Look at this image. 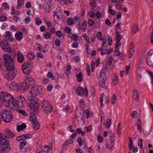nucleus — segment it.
<instances>
[{"mask_svg": "<svg viewBox=\"0 0 153 153\" xmlns=\"http://www.w3.org/2000/svg\"><path fill=\"white\" fill-rule=\"evenodd\" d=\"M27 100L30 108L31 109V112L30 119L33 124L32 126L34 130H38L39 128L40 125L36 120L35 114L37 113L39 111V108L40 106L39 101L37 98L32 96L27 97Z\"/></svg>", "mask_w": 153, "mask_h": 153, "instance_id": "f257e3e1", "label": "nucleus"}, {"mask_svg": "<svg viewBox=\"0 0 153 153\" xmlns=\"http://www.w3.org/2000/svg\"><path fill=\"white\" fill-rule=\"evenodd\" d=\"M14 98L9 93L2 91L0 94V102L4 105L11 109Z\"/></svg>", "mask_w": 153, "mask_h": 153, "instance_id": "f03ea898", "label": "nucleus"}, {"mask_svg": "<svg viewBox=\"0 0 153 153\" xmlns=\"http://www.w3.org/2000/svg\"><path fill=\"white\" fill-rule=\"evenodd\" d=\"M12 104V105L11 106V109L16 110L19 107H24L26 103L24 98L20 96L17 97L16 100L14 99Z\"/></svg>", "mask_w": 153, "mask_h": 153, "instance_id": "7ed1b4c3", "label": "nucleus"}, {"mask_svg": "<svg viewBox=\"0 0 153 153\" xmlns=\"http://www.w3.org/2000/svg\"><path fill=\"white\" fill-rule=\"evenodd\" d=\"M3 57L7 70L16 71L14 61L11 57L5 54L3 55Z\"/></svg>", "mask_w": 153, "mask_h": 153, "instance_id": "20e7f679", "label": "nucleus"}, {"mask_svg": "<svg viewBox=\"0 0 153 153\" xmlns=\"http://www.w3.org/2000/svg\"><path fill=\"white\" fill-rule=\"evenodd\" d=\"M9 142L3 139L0 134V153H6L10 150L8 147Z\"/></svg>", "mask_w": 153, "mask_h": 153, "instance_id": "39448f33", "label": "nucleus"}, {"mask_svg": "<svg viewBox=\"0 0 153 153\" xmlns=\"http://www.w3.org/2000/svg\"><path fill=\"white\" fill-rule=\"evenodd\" d=\"M42 108L43 112L48 114L53 111V108L50 103L45 100L42 101Z\"/></svg>", "mask_w": 153, "mask_h": 153, "instance_id": "423d86ee", "label": "nucleus"}, {"mask_svg": "<svg viewBox=\"0 0 153 153\" xmlns=\"http://www.w3.org/2000/svg\"><path fill=\"white\" fill-rule=\"evenodd\" d=\"M33 65L32 62L30 60L29 62H25L22 65V68L23 72L27 74L32 71Z\"/></svg>", "mask_w": 153, "mask_h": 153, "instance_id": "0eeeda50", "label": "nucleus"}, {"mask_svg": "<svg viewBox=\"0 0 153 153\" xmlns=\"http://www.w3.org/2000/svg\"><path fill=\"white\" fill-rule=\"evenodd\" d=\"M146 62L149 66L153 67V49L151 50L148 52Z\"/></svg>", "mask_w": 153, "mask_h": 153, "instance_id": "6e6552de", "label": "nucleus"}, {"mask_svg": "<svg viewBox=\"0 0 153 153\" xmlns=\"http://www.w3.org/2000/svg\"><path fill=\"white\" fill-rule=\"evenodd\" d=\"M76 92L79 96H85L86 97H87L88 95L86 87L85 88H81L80 87H78L76 90Z\"/></svg>", "mask_w": 153, "mask_h": 153, "instance_id": "1a4fd4ad", "label": "nucleus"}, {"mask_svg": "<svg viewBox=\"0 0 153 153\" xmlns=\"http://www.w3.org/2000/svg\"><path fill=\"white\" fill-rule=\"evenodd\" d=\"M42 91V88L40 87H32L30 93L32 95H38L41 94Z\"/></svg>", "mask_w": 153, "mask_h": 153, "instance_id": "9d476101", "label": "nucleus"}, {"mask_svg": "<svg viewBox=\"0 0 153 153\" xmlns=\"http://www.w3.org/2000/svg\"><path fill=\"white\" fill-rule=\"evenodd\" d=\"M53 16L55 22L57 23L58 22L59 19L62 17V14L61 10L55 11Z\"/></svg>", "mask_w": 153, "mask_h": 153, "instance_id": "9b49d317", "label": "nucleus"}, {"mask_svg": "<svg viewBox=\"0 0 153 153\" xmlns=\"http://www.w3.org/2000/svg\"><path fill=\"white\" fill-rule=\"evenodd\" d=\"M51 2L49 1L45 2L43 7L46 13H48L51 11Z\"/></svg>", "mask_w": 153, "mask_h": 153, "instance_id": "f8f14e48", "label": "nucleus"}, {"mask_svg": "<svg viewBox=\"0 0 153 153\" xmlns=\"http://www.w3.org/2000/svg\"><path fill=\"white\" fill-rule=\"evenodd\" d=\"M8 73L6 75V78L9 79H12L16 75V71L15 70H7Z\"/></svg>", "mask_w": 153, "mask_h": 153, "instance_id": "ddd939ff", "label": "nucleus"}, {"mask_svg": "<svg viewBox=\"0 0 153 153\" xmlns=\"http://www.w3.org/2000/svg\"><path fill=\"white\" fill-rule=\"evenodd\" d=\"M129 58H131L134 55L135 51L134 44L133 42H131L129 44Z\"/></svg>", "mask_w": 153, "mask_h": 153, "instance_id": "4468645a", "label": "nucleus"}, {"mask_svg": "<svg viewBox=\"0 0 153 153\" xmlns=\"http://www.w3.org/2000/svg\"><path fill=\"white\" fill-rule=\"evenodd\" d=\"M17 56L18 61L21 63L23 62L24 60V57L23 55L19 51L17 52Z\"/></svg>", "mask_w": 153, "mask_h": 153, "instance_id": "2eb2a0df", "label": "nucleus"}, {"mask_svg": "<svg viewBox=\"0 0 153 153\" xmlns=\"http://www.w3.org/2000/svg\"><path fill=\"white\" fill-rule=\"evenodd\" d=\"M29 88V87H18L17 89H16L18 92L21 93H23L26 91Z\"/></svg>", "mask_w": 153, "mask_h": 153, "instance_id": "dca6fc26", "label": "nucleus"}, {"mask_svg": "<svg viewBox=\"0 0 153 153\" xmlns=\"http://www.w3.org/2000/svg\"><path fill=\"white\" fill-rule=\"evenodd\" d=\"M78 25L79 26V28H78V30H83L84 31H85V30L87 27V23L86 20L84 21L82 24L81 26L80 25V23H79Z\"/></svg>", "mask_w": 153, "mask_h": 153, "instance_id": "f3484780", "label": "nucleus"}, {"mask_svg": "<svg viewBox=\"0 0 153 153\" xmlns=\"http://www.w3.org/2000/svg\"><path fill=\"white\" fill-rule=\"evenodd\" d=\"M24 5V0H18L17 5L16 8L18 10H20L22 7Z\"/></svg>", "mask_w": 153, "mask_h": 153, "instance_id": "a211bd4d", "label": "nucleus"}, {"mask_svg": "<svg viewBox=\"0 0 153 153\" xmlns=\"http://www.w3.org/2000/svg\"><path fill=\"white\" fill-rule=\"evenodd\" d=\"M106 71V69L105 68H102V70L100 71V78L104 79H106L107 77L105 73V72Z\"/></svg>", "mask_w": 153, "mask_h": 153, "instance_id": "6ab92c4d", "label": "nucleus"}, {"mask_svg": "<svg viewBox=\"0 0 153 153\" xmlns=\"http://www.w3.org/2000/svg\"><path fill=\"white\" fill-rule=\"evenodd\" d=\"M111 146L110 147V145H108V144L107 143L106 145V149H107V148H108L109 149H111L114 146V143L115 142V139L113 138L111 139Z\"/></svg>", "mask_w": 153, "mask_h": 153, "instance_id": "aec40b11", "label": "nucleus"}, {"mask_svg": "<svg viewBox=\"0 0 153 153\" xmlns=\"http://www.w3.org/2000/svg\"><path fill=\"white\" fill-rule=\"evenodd\" d=\"M20 136V137H21L22 140L24 141V140H25L27 138H31L32 137V135L31 134H29L22 135Z\"/></svg>", "mask_w": 153, "mask_h": 153, "instance_id": "412c9836", "label": "nucleus"}, {"mask_svg": "<svg viewBox=\"0 0 153 153\" xmlns=\"http://www.w3.org/2000/svg\"><path fill=\"white\" fill-rule=\"evenodd\" d=\"M27 143V141L25 140L22 141L20 143V149L22 150H24L23 151L24 152H26V149L23 148V147L25 146Z\"/></svg>", "mask_w": 153, "mask_h": 153, "instance_id": "4be33fe9", "label": "nucleus"}, {"mask_svg": "<svg viewBox=\"0 0 153 153\" xmlns=\"http://www.w3.org/2000/svg\"><path fill=\"white\" fill-rule=\"evenodd\" d=\"M15 36L17 39L20 40L22 38L23 34L21 32L19 31L15 34Z\"/></svg>", "mask_w": 153, "mask_h": 153, "instance_id": "5701e85b", "label": "nucleus"}, {"mask_svg": "<svg viewBox=\"0 0 153 153\" xmlns=\"http://www.w3.org/2000/svg\"><path fill=\"white\" fill-rule=\"evenodd\" d=\"M26 126L24 123L21 125H17V130L19 132L20 131L22 130L24 128H26Z\"/></svg>", "mask_w": 153, "mask_h": 153, "instance_id": "b1692460", "label": "nucleus"}, {"mask_svg": "<svg viewBox=\"0 0 153 153\" xmlns=\"http://www.w3.org/2000/svg\"><path fill=\"white\" fill-rule=\"evenodd\" d=\"M138 27L137 25H134L131 30L132 33L135 34L138 31Z\"/></svg>", "mask_w": 153, "mask_h": 153, "instance_id": "393cba45", "label": "nucleus"}, {"mask_svg": "<svg viewBox=\"0 0 153 153\" xmlns=\"http://www.w3.org/2000/svg\"><path fill=\"white\" fill-rule=\"evenodd\" d=\"M9 45L8 42L5 39H3L0 44V46L2 47H4V46Z\"/></svg>", "mask_w": 153, "mask_h": 153, "instance_id": "a878e982", "label": "nucleus"}, {"mask_svg": "<svg viewBox=\"0 0 153 153\" xmlns=\"http://www.w3.org/2000/svg\"><path fill=\"white\" fill-rule=\"evenodd\" d=\"M32 85H33V86H35L34 84L31 83V82H26V81H25L24 82L22 83V86H29Z\"/></svg>", "mask_w": 153, "mask_h": 153, "instance_id": "bb28decb", "label": "nucleus"}, {"mask_svg": "<svg viewBox=\"0 0 153 153\" xmlns=\"http://www.w3.org/2000/svg\"><path fill=\"white\" fill-rule=\"evenodd\" d=\"M79 113L80 114V115L78 117L79 118H78V116H76V119H77L78 121H79V120L80 119L82 120H83L84 119V116L83 114V112H79Z\"/></svg>", "mask_w": 153, "mask_h": 153, "instance_id": "cd10ccee", "label": "nucleus"}, {"mask_svg": "<svg viewBox=\"0 0 153 153\" xmlns=\"http://www.w3.org/2000/svg\"><path fill=\"white\" fill-rule=\"evenodd\" d=\"M112 6L111 5H109L108 6V11L110 14L112 15H115L116 14V12L114 10L111 9Z\"/></svg>", "mask_w": 153, "mask_h": 153, "instance_id": "c85d7f7f", "label": "nucleus"}, {"mask_svg": "<svg viewBox=\"0 0 153 153\" xmlns=\"http://www.w3.org/2000/svg\"><path fill=\"white\" fill-rule=\"evenodd\" d=\"M1 48L6 52H9L11 51V49L9 45L4 46V47H2Z\"/></svg>", "mask_w": 153, "mask_h": 153, "instance_id": "c756f323", "label": "nucleus"}, {"mask_svg": "<svg viewBox=\"0 0 153 153\" xmlns=\"http://www.w3.org/2000/svg\"><path fill=\"white\" fill-rule=\"evenodd\" d=\"M76 78L77 80L79 82H81L82 81V74L81 72H80L77 75Z\"/></svg>", "mask_w": 153, "mask_h": 153, "instance_id": "7c9ffc66", "label": "nucleus"}, {"mask_svg": "<svg viewBox=\"0 0 153 153\" xmlns=\"http://www.w3.org/2000/svg\"><path fill=\"white\" fill-rule=\"evenodd\" d=\"M111 99L112 104L113 105H114L116 100V97L115 94H114L111 96Z\"/></svg>", "mask_w": 153, "mask_h": 153, "instance_id": "2f4dec72", "label": "nucleus"}, {"mask_svg": "<svg viewBox=\"0 0 153 153\" xmlns=\"http://www.w3.org/2000/svg\"><path fill=\"white\" fill-rule=\"evenodd\" d=\"M97 140L99 143H101L102 142L103 140V137L101 136V135L100 133H98L97 135Z\"/></svg>", "mask_w": 153, "mask_h": 153, "instance_id": "473e14b6", "label": "nucleus"}, {"mask_svg": "<svg viewBox=\"0 0 153 153\" xmlns=\"http://www.w3.org/2000/svg\"><path fill=\"white\" fill-rule=\"evenodd\" d=\"M119 80L118 76H115L113 80V83L114 85H116L118 82Z\"/></svg>", "mask_w": 153, "mask_h": 153, "instance_id": "72a5a7b5", "label": "nucleus"}, {"mask_svg": "<svg viewBox=\"0 0 153 153\" xmlns=\"http://www.w3.org/2000/svg\"><path fill=\"white\" fill-rule=\"evenodd\" d=\"M26 79L27 80L26 82H31V83H32V84H34L35 82V81L33 78L30 76L27 77Z\"/></svg>", "mask_w": 153, "mask_h": 153, "instance_id": "f704fd0d", "label": "nucleus"}, {"mask_svg": "<svg viewBox=\"0 0 153 153\" xmlns=\"http://www.w3.org/2000/svg\"><path fill=\"white\" fill-rule=\"evenodd\" d=\"M147 72L150 76L152 83L153 84V73L152 72L149 70H147Z\"/></svg>", "mask_w": 153, "mask_h": 153, "instance_id": "c9c22d12", "label": "nucleus"}, {"mask_svg": "<svg viewBox=\"0 0 153 153\" xmlns=\"http://www.w3.org/2000/svg\"><path fill=\"white\" fill-rule=\"evenodd\" d=\"M111 124V120L109 119H108L105 124L106 127L108 128H109L110 125Z\"/></svg>", "mask_w": 153, "mask_h": 153, "instance_id": "e433bc0d", "label": "nucleus"}, {"mask_svg": "<svg viewBox=\"0 0 153 153\" xmlns=\"http://www.w3.org/2000/svg\"><path fill=\"white\" fill-rule=\"evenodd\" d=\"M138 145L140 149H141L143 148V141L141 139L138 140Z\"/></svg>", "mask_w": 153, "mask_h": 153, "instance_id": "4c0bfd02", "label": "nucleus"}, {"mask_svg": "<svg viewBox=\"0 0 153 153\" xmlns=\"http://www.w3.org/2000/svg\"><path fill=\"white\" fill-rule=\"evenodd\" d=\"M97 37L98 39L101 40H103V38L102 36V33L101 32H98L97 34Z\"/></svg>", "mask_w": 153, "mask_h": 153, "instance_id": "58836bf2", "label": "nucleus"}, {"mask_svg": "<svg viewBox=\"0 0 153 153\" xmlns=\"http://www.w3.org/2000/svg\"><path fill=\"white\" fill-rule=\"evenodd\" d=\"M102 79L101 80H100L99 82V85L100 86H104L105 85V82L106 79H105L104 80V79Z\"/></svg>", "mask_w": 153, "mask_h": 153, "instance_id": "ea45409f", "label": "nucleus"}, {"mask_svg": "<svg viewBox=\"0 0 153 153\" xmlns=\"http://www.w3.org/2000/svg\"><path fill=\"white\" fill-rule=\"evenodd\" d=\"M122 36L120 34L116 35V41H120L122 38Z\"/></svg>", "mask_w": 153, "mask_h": 153, "instance_id": "a19ab883", "label": "nucleus"}, {"mask_svg": "<svg viewBox=\"0 0 153 153\" xmlns=\"http://www.w3.org/2000/svg\"><path fill=\"white\" fill-rule=\"evenodd\" d=\"M67 22L69 25H72L74 23V20L72 18L70 17V18L68 19L67 21Z\"/></svg>", "mask_w": 153, "mask_h": 153, "instance_id": "79ce46f5", "label": "nucleus"}, {"mask_svg": "<svg viewBox=\"0 0 153 153\" xmlns=\"http://www.w3.org/2000/svg\"><path fill=\"white\" fill-rule=\"evenodd\" d=\"M42 23L41 19L37 17L36 19V25H39Z\"/></svg>", "mask_w": 153, "mask_h": 153, "instance_id": "37998d69", "label": "nucleus"}, {"mask_svg": "<svg viewBox=\"0 0 153 153\" xmlns=\"http://www.w3.org/2000/svg\"><path fill=\"white\" fill-rule=\"evenodd\" d=\"M85 128L86 129L85 131L87 133H89V132H91L92 129L91 125L85 127Z\"/></svg>", "mask_w": 153, "mask_h": 153, "instance_id": "c03bdc74", "label": "nucleus"}, {"mask_svg": "<svg viewBox=\"0 0 153 153\" xmlns=\"http://www.w3.org/2000/svg\"><path fill=\"white\" fill-rule=\"evenodd\" d=\"M2 6L4 7V9L8 10L9 9V5L7 3H3L2 4Z\"/></svg>", "mask_w": 153, "mask_h": 153, "instance_id": "a18cd8bd", "label": "nucleus"}, {"mask_svg": "<svg viewBox=\"0 0 153 153\" xmlns=\"http://www.w3.org/2000/svg\"><path fill=\"white\" fill-rule=\"evenodd\" d=\"M47 76L49 78H51L52 80L54 79V77L51 72H48L47 74Z\"/></svg>", "mask_w": 153, "mask_h": 153, "instance_id": "49530a36", "label": "nucleus"}, {"mask_svg": "<svg viewBox=\"0 0 153 153\" xmlns=\"http://www.w3.org/2000/svg\"><path fill=\"white\" fill-rule=\"evenodd\" d=\"M45 36V38L46 39H50L51 38V33L49 32L45 33V34H43Z\"/></svg>", "mask_w": 153, "mask_h": 153, "instance_id": "de8ad7c7", "label": "nucleus"}, {"mask_svg": "<svg viewBox=\"0 0 153 153\" xmlns=\"http://www.w3.org/2000/svg\"><path fill=\"white\" fill-rule=\"evenodd\" d=\"M12 36V33L11 32L9 31H7L6 33V38H7V39H10Z\"/></svg>", "mask_w": 153, "mask_h": 153, "instance_id": "09e8293b", "label": "nucleus"}, {"mask_svg": "<svg viewBox=\"0 0 153 153\" xmlns=\"http://www.w3.org/2000/svg\"><path fill=\"white\" fill-rule=\"evenodd\" d=\"M73 143V140L71 139H68L64 144V145L66 146L68 144H71Z\"/></svg>", "mask_w": 153, "mask_h": 153, "instance_id": "8fccbe9b", "label": "nucleus"}, {"mask_svg": "<svg viewBox=\"0 0 153 153\" xmlns=\"http://www.w3.org/2000/svg\"><path fill=\"white\" fill-rule=\"evenodd\" d=\"M129 147L130 149L131 150L132 147L133 146V141L131 137L129 138Z\"/></svg>", "mask_w": 153, "mask_h": 153, "instance_id": "3c124183", "label": "nucleus"}, {"mask_svg": "<svg viewBox=\"0 0 153 153\" xmlns=\"http://www.w3.org/2000/svg\"><path fill=\"white\" fill-rule=\"evenodd\" d=\"M7 18L6 16L3 15L1 16L0 20L1 22H4L5 21L7 20Z\"/></svg>", "mask_w": 153, "mask_h": 153, "instance_id": "603ef678", "label": "nucleus"}, {"mask_svg": "<svg viewBox=\"0 0 153 153\" xmlns=\"http://www.w3.org/2000/svg\"><path fill=\"white\" fill-rule=\"evenodd\" d=\"M71 39L74 41L78 40L79 39L78 36L77 35L74 34L71 36Z\"/></svg>", "mask_w": 153, "mask_h": 153, "instance_id": "864d4df0", "label": "nucleus"}, {"mask_svg": "<svg viewBox=\"0 0 153 153\" xmlns=\"http://www.w3.org/2000/svg\"><path fill=\"white\" fill-rule=\"evenodd\" d=\"M88 24L89 26H92L94 23V22L91 19H89L88 20Z\"/></svg>", "mask_w": 153, "mask_h": 153, "instance_id": "5fc2aeb1", "label": "nucleus"}, {"mask_svg": "<svg viewBox=\"0 0 153 153\" xmlns=\"http://www.w3.org/2000/svg\"><path fill=\"white\" fill-rule=\"evenodd\" d=\"M27 57L29 59H33L34 58V56L32 53H29L27 55Z\"/></svg>", "mask_w": 153, "mask_h": 153, "instance_id": "6e6d98bb", "label": "nucleus"}, {"mask_svg": "<svg viewBox=\"0 0 153 153\" xmlns=\"http://www.w3.org/2000/svg\"><path fill=\"white\" fill-rule=\"evenodd\" d=\"M121 45V43L120 42V41L116 42L115 44V49H118V48Z\"/></svg>", "mask_w": 153, "mask_h": 153, "instance_id": "4d7b16f0", "label": "nucleus"}, {"mask_svg": "<svg viewBox=\"0 0 153 153\" xmlns=\"http://www.w3.org/2000/svg\"><path fill=\"white\" fill-rule=\"evenodd\" d=\"M114 51H115V52L114 53V54H115V56H120V51L118 49L115 50Z\"/></svg>", "mask_w": 153, "mask_h": 153, "instance_id": "13d9d810", "label": "nucleus"}, {"mask_svg": "<svg viewBox=\"0 0 153 153\" xmlns=\"http://www.w3.org/2000/svg\"><path fill=\"white\" fill-rule=\"evenodd\" d=\"M121 123H119L118 125L117 131L119 135L120 134V130H121Z\"/></svg>", "mask_w": 153, "mask_h": 153, "instance_id": "bf43d9fd", "label": "nucleus"}, {"mask_svg": "<svg viewBox=\"0 0 153 153\" xmlns=\"http://www.w3.org/2000/svg\"><path fill=\"white\" fill-rule=\"evenodd\" d=\"M133 93L135 96H139L138 90L136 89H134L132 90Z\"/></svg>", "mask_w": 153, "mask_h": 153, "instance_id": "052dcab7", "label": "nucleus"}, {"mask_svg": "<svg viewBox=\"0 0 153 153\" xmlns=\"http://www.w3.org/2000/svg\"><path fill=\"white\" fill-rule=\"evenodd\" d=\"M88 15L91 18H93L95 16V15L93 12H89L88 13Z\"/></svg>", "mask_w": 153, "mask_h": 153, "instance_id": "680f3d73", "label": "nucleus"}, {"mask_svg": "<svg viewBox=\"0 0 153 153\" xmlns=\"http://www.w3.org/2000/svg\"><path fill=\"white\" fill-rule=\"evenodd\" d=\"M117 19L118 21H120L119 19L121 18L122 16L121 13L120 12H117Z\"/></svg>", "mask_w": 153, "mask_h": 153, "instance_id": "e2e57ef3", "label": "nucleus"}, {"mask_svg": "<svg viewBox=\"0 0 153 153\" xmlns=\"http://www.w3.org/2000/svg\"><path fill=\"white\" fill-rule=\"evenodd\" d=\"M20 13V12L16 10H14L12 12V14L13 15H19Z\"/></svg>", "mask_w": 153, "mask_h": 153, "instance_id": "0e129e2a", "label": "nucleus"}, {"mask_svg": "<svg viewBox=\"0 0 153 153\" xmlns=\"http://www.w3.org/2000/svg\"><path fill=\"white\" fill-rule=\"evenodd\" d=\"M66 74L68 78L70 77L71 76V73L70 71H66Z\"/></svg>", "mask_w": 153, "mask_h": 153, "instance_id": "69168bd1", "label": "nucleus"}, {"mask_svg": "<svg viewBox=\"0 0 153 153\" xmlns=\"http://www.w3.org/2000/svg\"><path fill=\"white\" fill-rule=\"evenodd\" d=\"M79 146H81L82 145V140L81 137H79L77 140Z\"/></svg>", "mask_w": 153, "mask_h": 153, "instance_id": "338daca9", "label": "nucleus"}, {"mask_svg": "<svg viewBox=\"0 0 153 153\" xmlns=\"http://www.w3.org/2000/svg\"><path fill=\"white\" fill-rule=\"evenodd\" d=\"M95 15L98 18L100 19L101 17L102 16L101 13L99 11H97V13Z\"/></svg>", "mask_w": 153, "mask_h": 153, "instance_id": "774afa93", "label": "nucleus"}]
</instances>
